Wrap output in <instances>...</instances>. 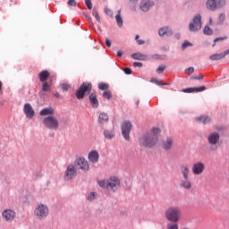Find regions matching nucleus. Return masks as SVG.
I'll list each match as a JSON object with an SVG mask.
<instances>
[{
	"instance_id": "f257e3e1",
	"label": "nucleus",
	"mask_w": 229,
	"mask_h": 229,
	"mask_svg": "<svg viewBox=\"0 0 229 229\" xmlns=\"http://www.w3.org/2000/svg\"><path fill=\"white\" fill-rule=\"evenodd\" d=\"M160 134V129L154 128L149 135H145L140 139V145L145 148H153L158 142V135Z\"/></svg>"
},
{
	"instance_id": "f03ea898",
	"label": "nucleus",
	"mask_w": 229,
	"mask_h": 229,
	"mask_svg": "<svg viewBox=\"0 0 229 229\" xmlns=\"http://www.w3.org/2000/svg\"><path fill=\"white\" fill-rule=\"evenodd\" d=\"M165 217L172 223H178L182 219V209L178 207H169L165 212Z\"/></svg>"
},
{
	"instance_id": "7ed1b4c3",
	"label": "nucleus",
	"mask_w": 229,
	"mask_h": 229,
	"mask_svg": "<svg viewBox=\"0 0 229 229\" xmlns=\"http://www.w3.org/2000/svg\"><path fill=\"white\" fill-rule=\"evenodd\" d=\"M34 216L36 219L42 221L49 216V208L44 204H38L34 210Z\"/></svg>"
},
{
	"instance_id": "20e7f679",
	"label": "nucleus",
	"mask_w": 229,
	"mask_h": 229,
	"mask_svg": "<svg viewBox=\"0 0 229 229\" xmlns=\"http://www.w3.org/2000/svg\"><path fill=\"white\" fill-rule=\"evenodd\" d=\"M92 90V84L89 82H83L76 90L75 96L77 99H83L85 94H90Z\"/></svg>"
},
{
	"instance_id": "39448f33",
	"label": "nucleus",
	"mask_w": 229,
	"mask_h": 229,
	"mask_svg": "<svg viewBox=\"0 0 229 229\" xmlns=\"http://www.w3.org/2000/svg\"><path fill=\"white\" fill-rule=\"evenodd\" d=\"M43 124L47 127V130H58L60 127V123L58 118L55 116H47L43 119Z\"/></svg>"
},
{
	"instance_id": "423d86ee",
	"label": "nucleus",
	"mask_w": 229,
	"mask_h": 229,
	"mask_svg": "<svg viewBox=\"0 0 229 229\" xmlns=\"http://www.w3.org/2000/svg\"><path fill=\"white\" fill-rule=\"evenodd\" d=\"M131 123L130 121H125L122 123V135L125 140H130V131H131Z\"/></svg>"
},
{
	"instance_id": "0eeeda50",
	"label": "nucleus",
	"mask_w": 229,
	"mask_h": 229,
	"mask_svg": "<svg viewBox=\"0 0 229 229\" xmlns=\"http://www.w3.org/2000/svg\"><path fill=\"white\" fill-rule=\"evenodd\" d=\"M77 175L76 166L74 165H69L64 174V180H74Z\"/></svg>"
},
{
	"instance_id": "6e6552de",
	"label": "nucleus",
	"mask_w": 229,
	"mask_h": 229,
	"mask_svg": "<svg viewBox=\"0 0 229 229\" xmlns=\"http://www.w3.org/2000/svg\"><path fill=\"white\" fill-rule=\"evenodd\" d=\"M75 163L77 164V165H79L80 169L83 171V173H87L90 170V165L85 157H78L75 160Z\"/></svg>"
},
{
	"instance_id": "1a4fd4ad",
	"label": "nucleus",
	"mask_w": 229,
	"mask_h": 229,
	"mask_svg": "<svg viewBox=\"0 0 229 229\" xmlns=\"http://www.w3.org/2000/svg\"><path fill=\"white\" fill-rule=\"evenodd\" d=\"M199 30H201V14H197L190 23V31H199Z\"/></svg>"
},
{
	"instance_id": "9d476101",
	"label": "nucleus",
	"mask_w": 229,
	"mask_h": 229,
	"mask_svg": "<svg viewBox=\"0 0 229 229\" xmlns=\"http://www.w3.org/2000/svg\"><path fill=\"white\" fill-rule=\"evenodd\" d=\"M119 185H121V181L115 176L110 177L107 180V191H116Z\"/></svg>"
},
{
	"instance_id": "9b49d317",
	"label": "nucleus",
	"mask_w": 229,
	"mask_h": 229,
	"mask_svg": "<svg viewBox=\"0 0 229 229\" xmlns=\"http://www.w3.org/2000/svg\"><path fill=\"white\" fill-rule=\"evenodd\" d=\"M191 171L193 174L196 175L203 174V171H205V164L201 161L194 163Z\"/></svg>"
},
{
	"instance_id": "f8f14e48",
	"label": "nucleus",
	"mask_w": 229,
	"mask_h": 229,
	"mask_svg": "<svg viewBox=\"0 0 229 229\" xmlns=\"http://www.w3.org/2000/svg\"><path fill=\"white\" fill-rule=\"evenodd\" d=\"M16 216L17 214L12 209H5L2 212V217L7 221V223H12Z\"/></svg>"
},
{
	"instance_id": "ddd939ff",
	"label": "nucleus",
	"mask_w": 229,
	"mask_h": 229,
	"mask_svg": "<svg viewBox=\"0 0 229 229\" xmlns=\"http://www.w3.org/2000/svg\"><path fill=\"white\" fill-rule=\"evenodd\" d=\"M155 6V3L151 0H142L140 4V8L141 12H149V9Z\"/></svg>"
},
{
	"instance_id": "4468645a",
	"label": "nucleus",
	"mask_w": 229,
	"mask_h": 229,
	"mask_svg": "<svg viewBox=\"0 0 229 229\" xmlns=\"http://www.w3.org/2000/svg\"><path fill=\"white\" fill-rule=\"evenodd\" d=\"M23 111L27 119H33L35 115V110H33V107L31 106V105L25 104L23 107Z\"/></svg>"
},
{
	"instance_id": "2eb2a0df",
	"label": "nucleus",
	"mask_w": 229,
	"mask_h": 229,
	"mask_svg": "<svg viewBox=\"0 0 229 229\" xmlns=\"http://www.w3.org/2000/svg\"><path fill=\"white\" fill-rule=\"evenodd\" d=\"M208 140L211 146H217V144H219V132H212L209 134Z\"/></svg>"
},
{
	"instance_id": "dca6fc26",
	"label": "nucleus",
	"mask_w": 229,
	"mask_h": 229,
	"mask_svg": "<svg viewBox=\"0 0 229 229\" xmlns=\"http://www.w3.org/2000/svg\"><path fill=\"white\" fill-rule=\"evenodd\" d=\"M88 159L91 164H98L99 162V153L96 150H91L88 155Z\"/></svg>"
},
{
	"instance_id": "f3484780",
	"label": "nucleus",
	"mask_w": 229,
	"mask_h": 229,
	"mask_svg": "<svg viewBox=\"0 0 229 229\" xmlns=\"http://www.w3.org/2000/svg\"><path fill=\"white\" fill-rule=\"evenodd\" d=\"M179 185L181 189H185L186 191H191V189H192V182H191L189 177L183 178L182 180H181Z\"/></svg>"
},
{
	"instance_id": "a211bd4d",
	"label": "nucleus",
	"mask_w": 229,
	"mask_h": 229,
	"mask_svg": "<svg viewBox=\"0 0 229 229\" xmlns=\"http://www.w3.org/2000/svg\"><path fill=\"white\" fill-rule=\"evenodd\" d=\"M158 35L159 37H165V35L166 37H171V35H173V30L169 29V27H162L158 30Z\"/></svg>"
},
{
	"instance_id": "6ab92c4d",
	"label": "nucleus",
	"mask_w": 229,
	"mask_h": 229,
	"mask_svg": "<svg viewBox=\"0 0 229 229\" xmlns=\"http://www.w3.org/2000/svg\"><path fill=\"white\" fill-rule=\"evenodd\" d=\"M203 90H207V87L201 86L199 88H187V89H183L182 92L191 94L192 92H203Z\"/></svg>"
},
{
	"instance_id": "aec40b11",
	"label": "nucleus",
	"mask_w": 229,
	"mask_h": 229,
	"mask_svg": "<svg viewBox=\"0 0 229 229\" xmlns=\"http://www.w3.org/2000/svg\"><path fill=\"white\" fill-rule=\"evenodd\" d=\"M89 101L93 108H98V106H99V101L98 100V96L96 93H91L89 95Z\"/></svg>"
},
{
	"instance_id": "412c9836",
	"label": "nucleus",
	"mask_w": 229,
	"mask_h": 229,
	"mask_svg": "<svg viewBox=\"0 0 229 229\" xmlns=\"http://www.w3.org/2000/svg\"><path fill=\"white\" fill-rule=\"evenodd\" d=\"M171 148H173V138H167L163 140V148L165 149V151H169Z\"/></svg>"
},
{
	"instance_id": "4be33fe9",
	"label": "nucleus",
	"mask_w": 229,
	"mask_h": 229,
	"mask_svg": "<svg viewBox=\"0 0 229 229\" xmlns=\"http://www.w3.org/2000/svg\"><path fill=\"white\" fill-rule=\"evenodd\" d=\"M51 74L49 73L48 71H42L38 73L39 81L41 82H46L47 81V78H49Z\"/></svg>"
},
{
	"instance_id": "5701e85b",
	"label": "nucleus",
	"mask_w": 229,
	"mask_h": 229,
	"mask_svg": "<svg viewBox=\"0 0 229 229\" xmlns=\"http://www.w3.org/2000/svg\"><path fill=\"white\" fill-rule=\"evenodd\" d=\"M39 114L53 116L55 115V109H53L52 107L44 108L40 111Z\"/></svg>"
},
{
	"instance_id": "b1692460",
	"label": "nucleus",
	"mask_w": 229,
	"mask_h": 229,
	"mask_svg": "<svg viewBox=\"0 0 229 229\" xmlns=\"http://www.w3.org/2000/svg\"><path fill=\"white\" fill-rule=\"evenodd\" d=\"M181 173H182L183 178H189V174L191 173V169L189 168V165H182L181 166Z\"/></svg>"
},
{
	"instance_id": "393cba45",
	"label": "nucleus",
	"mask_w": 229,
	"mask_h": 229,
	"mask_svg": "<svg viewBox=\"0 0 229 229\" xmlns=\"http://www.w3.org/2000/svg\"><path fill=\"white\" fill-rule=\"evenodd\" d=\"M104 136L106 139L112 140L115 137V131L114 130H105Z\"/></svg>"
},
{
	"instance_id": "a878e982",
	"label": "nucleus",
	"mask_w": 229,
	"mask_h": 229,
	"mask_svg": "<svg viewBox=\"0 0 229 229\" xmlns=\"http://www.w3.org/2000/svg\"><path fill=\"white\" fill-rule=\"evenodd\" d=\"M207 8L208 10H211L212 12H214V10H216L217 9V4L216 3V0H208Z\"/></svg>"
},
{
	"instance_id": "bb28decb",
	"label": "nucleus",
	"mask_w": 229,
	"mask_h": 229,
	"mask_svg": "<svg viewBox=\"0 0 229 229\" xmlns=\"http://www.w3.org/2000/svg\"><path fill=\"white\" fill-rule=\"evenodd\" d=\"M131 58H133V60H147L148 55H142L141 53H134L131 55Z\"/></svg>"
},
{
	"instance_id": "cd10ccee",
	"label": "nucleus",
	"mask_w": 229,
	"mask_h": 229,
	"mask_svg": "<svg viewBox=\"0 0 229 229\" xmlns=\"http://www.w3.org/2000/svg\"><path fill=\"white\" fill-rule=\"evenodd\" d=\"M225 56H226L225 55V52L220 53V54H215L209 56V59H211L213 62H215L216 60H223V58H225Z\"/></svg>"
},
{
	"instance_id": "c85d7f7f",
	"label": "nucleus",
	"mask_w": 229,
	"mask_h": 229,
	"mask_svg": "<svg viewBox=\"0 0 229 229\" xmlns=\"http://www.w3.org/2000/svg\"><path fill=\"white\" fill-rule=\"evenodd\" d=\"M196 121H199L203 124H208V123L212 122V119L208 116H199L196 118Z\"/></svg>"
},
{
	"instance_id": "c756f323",
	"label": "nucleus",
	"mask_w": 229,
	"mask_h": 229,
	"mask_svg": "<svg viewBox=\"0 0 229 229\" xmlns=\"http://www.w3.org/2000/svg\"><path fill=\"white\" fill-rule=\"evenodd\" d=\"M108 121V114L102 113L99 114L98 116V123H100V124H105V123H107Z\"/></svg>"
},
{
	"instance_id": "7c9ffc66",
	"label": "nucleus",
	"mask_w": 229,
	"mask_h": 229,
	"mask_svg": "<svg viewBox=\"0 0 229 229\" xmlns=\"http://www.w3.org/2000/svg\"><path fill=\"white\" fill-rule=\"evenodd\" d=\"M117 26L123 28V17H121V10L118 11V13L115 16Z\"/></svg>"
},
{
	"instance_id": "2f4dec72",
	"label": "nucleus",
	"mask_w": 229,
	"mask_h": 229,
	"mask_svg": "<svg viewBox=\"0 0 229 229\" xmlns=\"http://www.w3.org/2000/svg\"><path fill=\"white\" fill-rule=\"evenodd\" d=\"M41 89L43 92H49V90H51V85L48 84L47 81H45L41 86Z\"/></svg>"
},
{
	"instance_id": "473e14b6",
	"label": "nucleus",
	"mask_w": 229,
	"mask_h": 229,
	"mask_svg": "<svg viewBox=\"0 0 229 229\" xmlns=\"http://www.w3.org/2000/svg\"><path fill=\"white\" fill-rule=\"evenodd\" d=\"M92 15L96 18L98 22H101V17L99 16V13L96 7H94L92 10Z\"/></svg>"
},
{
	"instance_id": "72a5a7b5",
	"label": "nucleus",
	"mask_w": 229,
	"mask_h": 229,
	"mask_svg": "<svg viewBox=\"0 0 229 229\" xmlns=\"http://www.w3.org/2000/svg\"><path fill=\"white\" fill-rule=\"evenodd\" d=\"M98 185L104 189H108V181H99Z\"/></svg>"
},
{
	"instance_id": "f704fd0d",
	"label": "nucleus",
	"mask_w": 229,
	"mask_h": 229,
	"mask_svg": "<svg viewBox=\"0 0 229 229\" xmlns=\"http://www.w3.org/2000/svg\"><path fill=\"white\" fill-rule=\"evenodd\" d=\"M226 4V1L225 0H218L216 1V8H223Z\"/></svg>"
},
{
	"instance_id": "c9c22d12",
	"label": "nucleus",
	"mask_w": 229,
	"mask_h": 229,
	"mask_svg": "<svg viewBox=\"0 0 229 229\" xmlns=\"http://www.w3.org/2000/svg\"><path fill=\"white\" fill-rule=\"evenodd\" d=\"M203 31H204V35H212L213 33L212 29H210V27L208 26H206Z\"/></svg>"
},
{
	"instance_id": "e433bc0d",
	"label": "nucleus",
	"mask_w": 229,
	"mask_h": 229,
	"mask_svg": "<svg viewBox=\"0 0 229 229\" xmlns=\"http://www.w3.org/2000/svg\"><path fill=\"white\" fill-rule=\"evenodd\" d=\"M228 38L226 37H222V38H216L214 39V45H213V47H216V44H217V42H223V40H226Z\"/></svg>"
},
{
	"instance_id": "4c0bfd02",
	"label": "nucleus",
	"mask_w": 229,
	"mask_h": 229,
	"mask_svg": "<svg viewBox=\"0 0 229 229\" xmlns=\"http://www.w3.org/2000/svg\"><path fill=\"white\" fill-rule=\"evenodd\" d=\"M99 90H108V84L106 83H100L98 84Z\"/></svg>"
},
{
	"instance_id": "58836bf2",
	"label": "nucleus",
	"mask_w": 229,
	"mask_h": 229,
	"mask_svg": "<svg viewBox=\"0 0 229 229\" xmlns=\"http://www.w3.org/2000/svg\"><path fill=\"white\" fill-rule=\"evenodd\" d=\"M103 98H105V99H110V98H112V92H110V90L104 91Z\"/></svg>"
},
{
	"instance_id": "ea45409f",
	"label": "nucleus",
	"mask_w": 229,
	"mask_h": 229,
	"mask_svg": "<svg viewBox=\"0 0 229 229\" xmlns=\"http://www.w3.org/2000/svg\"><path fill=\"white\" fill-rule=\"evenodd\" d=\"M105 13L108 15L109 17H114V13L112 12V9L110 8H105Z\"/></svg>"
},
{
	"instance_id": "a19ab883",
	"label": "nucleus",
	"mask_w": 229,
	"mask_h": 229,
	"mask_svg": "<svg viewBox=\"0 0 229 229\" xmlns=\"http://www.w3.org/2000/svg\"><path fill=\"white\" fill-rule=\"evenodd\" d=\"M96 199V192H91L88 195L89 201H94Z\"/></svg>"
},
{
	"instance_id": "79ce46f5",
	"label": "nucleus",
	"mask_w": 229,
	"mask_h": 229,
	"mask_svg": "<svg viewBox=\"0 0 229 229\" xmlns=\"http://www.w3.org/2000/svg\"><path fill=\"white\" fill-rule=\"evenodd\" d=\"M85 4L88 10H92V1L91 0H85Z\"/></svg>"
},
{
	"instance_id": "37998d69",
	"label": "nucleus",
	"mask_w": 229,
	"mask_h": 229,
	"mask_svg": "<svg viewBox=\"0 0 229 229\" xmlns=\"http://www.w3.org/2000/svg\"><path fill=\"white\" fill-rule=\"evenodd\" d=\"M164 71H165V66L161 65L157 69V74H162V72H164Z\"/></svg>"
},
{
	"instance_id": "c03bdc74",
	"label": "nucleus",
	"mask_w": 229,
	"mask_h": 229,
	"mask_svg": "<svg viewBox=\"0 0 229 229\" xmlns=\"http://www.w3.org/2000/svg\"><path fill=\"white\" fill-rule=\"evenodd\" d=\"M167 229H178V224H169Z\"/></svg>"
},
{
	"instance_id": "a18cd8bd",
	"label": "nucleus",
	"mask_w": 229,
	"mask_h": 229,
	"mask_svg": "<svg viewBox=\"0 0 229 229\" xmlns=\"http://www.w3.org/2000/svg\"><path fill=\"white\" fill-rule=\"evenodd\" d=\"M186 74H192L194 72V67H189L185 70Z\"/></svg>"
},
{
	"instance_id": "49530a36",
	"label": "nucleus",
	"mask_w": 229,
	"mask_h": 229,
	"mask_svg": "<svg viewBox=\"0 0 229 229\" xmlns=\"http://www.w3.org/2000/svg\"><path fill=\"white\" fill-rule=\"evenodd\" d=\"M68 6H76V0H68Z\"/></svg>"
},
{
	"instance_id": "de8ad7c7",
	"label": "nucleus",
	"mask_w": 229,
	"mask_h": 229,
	"mask_svg": "<svg viewBox=\"0 0 229 229\" xmlns=\"http://www.w3.org/2000/svg\"><path fill=\"white\" fill-rule=\"evenodd\" d=\"M61 88L63 89V90H69V89H71V86L69 84H62Z\"/></svg>"
},
{
	"instance_id": "09e8293b",
	"label": "nucleus",
	"mask_w": 229,
	"mask_h": 229,
	"mask_svg": "<svg viewBox=\"0 0 229 229\" xmlns=\"http://www.w3.org/2000/svg\"><path fill=\"white\" fill-rule=\"evenodd\" d=\"M189 46H192V44L186 41L182 45V49H185L186 47H189Z\"/></svg>"
},
{
	"instance_id": "8fccbe9b",
	"label": "nucleus",
	"mask_w": 229,
	"mask_h": 229,
	"mask_svg": "<svg viewBox=\"0 0 229 229\" xmlns=\"http://www.w3.org/2000/svg\"><path fill=\"white\" fill-rule=\"evenodd\" d=\"M152 81H154V83H156L157 85H167L166 83H163L162 81L157 79L152 80Z\"/></svg>"
},
{
	"instance_id": "3c124183",
	"label": "nucleus",
	"mask_w": 229,
	"mask_h": 229,
	"mask_svg": "<svg viewBox=\"0 0 229 229\" xmlns=\"http://www.w3.org/2000/svg\"><path fill=\"white\" fill-rule=\"evenodd\" d=\"M133 67H142V63L134 62L132 64Z\"/></svg>"
},
{
	"instance_id": "603ef678",
	"label": "nucleus",
	"mask_w": 229,
	"mask_h": 229,
	"mask_svg": "<svg viewBox=\"0 0 229 229\" xmlns=\"http://www.w3.org/2000/svg\"><path fill=\"white\" fill-rule=\"evenodd\" d=\"M106 45L107 46V47H112V41H110V39L106 38Z\"/></svg>"
},
{
	"instance_id": "864d4df0",
	"label": "nucleus",
	"mask_w": 229,
	"mask_h": 229,
	"mask_svg": "<svg viewBox=\"0 0 229 229\" xmlns=\"http://www.w3.org/2000/svg\"><path fill=\"white\" fill-rule=\"evenodd\" d=\"M123 72H124L126 74H131V69H130V68H125V69L123 70Z\"/></svg>"
},
{
	"instance_id": "5fc2aeb1",
	"label": "nucleus",
	"mask_w": 229,
	"mask_h": 229,
	"mask_svg": "<svg viewBox=\"0 0 229 229\" xmlns=\"http://www.w3.org/2000/svg\"><path fill=\"white\" fill-rule=\"evenodd\" d=\"M192 80H203V75H199L197 77H191Z\"/></svg>"
},
{
	"instance_id": "6e6d98bb",
	"label": "nucleus",
	"mask_w": 229,
	"mask_h": 229,
	"mask_svg": "<svg viewBox=\"0 0 229 229\" xmlns=\"http://www.w3.org/2000/svg\"><path fill=\"white\" fill-rule=\"evenodd\" d=\"M137 43L139 44V46H142V45L145 44V41L142 40V39H139V40L137 41Z\"/></svg>"
},
{
	"instance_id": "4d7b16f0",
	"label": "nucleus",
	"mask_w": 229,
	"mask_h": 229,
	"mask_svg": "<svg viewBox=\"0 0 229 229\" xmlns=\"http://www.w3.org/2000/svg\"><path fill=\"white\" fill-rule=\"evenodd\" d=\"M220 21H225V14L221 13L219 16Z\"/></svg>"
},
{
	"instance_id": "13d9d810",
	"label": "nucleus",
	"mask_w": 229,
	"mask_h": 229,
	"mask_svg": "<svg viewBox=\"0 0 229 229\" xmlns=\"http://www.w3.org/2000/svg\"><path fill=\"white\" fill-rule=\"evenodd\" d=\"M117 56H118V58H121V56H123V52L118 51L117 52Z\"/></svg>"
},
{
	"instance_id": "bf43d9fd",
	"label": "nucleus",
	"mask_w": 229,
	"mask_h": 229,
	"mask_svg": "<svg viewBox=\"0 0 229 229\" xmlns=\"http://www.w3.org/2000/svg\"><path fill=\"white\" fill-rule=\"evenodd\" d=\"M54 96H55V98H60V93H58V92H55L54 94Z\"/></svg>"
},
{
	"instance_id": "052dcab7",
	"label": "nucleus",
	"mask_w": 229,
	"mask_h": 229,
	"mask_svg": "<svg viewBox=\"0 0 229 229\" xmlns=\"http://www.w3.org/2000/svg\"><path fill=\"white\" fill-rule=\"evenodd\" d=\"M216 149H217V147H211L210 148V151H216Z\"/></svg>"
},
{
	"instance_id": "680f3d73",
	"label": "nucleus",
	"mask_w": 229,
	"mask_h": 229,
	"mask_svg": "<svg viewBox=\"0 0 229 229\" xmlns=\"http://www.w3.org/2000/svg\"><path fill=\"white\" fill-rule=\"evenodd\" d=\"M3 90V81H0V92Z\"/></svg>"
},
{
	"instance_id": "e2e57ef3",
	"label": "nucleus",
	"mask_w": 229,
	"mask_h": 229,
	"mask_svg": "<svg viewBox=\"0 0 229 229\" xmlns=\"http://www.w3.org/2000/svg\"><path fill=\"white\" fill-rule=\"evenodd\" d=\"M224 54L225 55V56H226V55H229V48L227 50L224 51Z\"/></svg>"
},
{
	"instance_id": "0e129e2a",
	"label": "nucleus",
	"mask_w": 229,
	"mask_h": 229,
	"mask_svg": "<svg viewBox=\"0 0 229 229\" xmlns=\"http://www.w3.org/2000/svg\"><path fill=\"white\" fill-rule=\"evenodd\" d=\"M135 40H139V35H136V37H135Z\"/></svg>"
},
{
	"instance_id": "69168bd1",
	"label": "nucleus",
	"mask_w": 229,
	"mask_h": 229,
	"mask_svg": "<svg viewBox=\"0 0 229 229\" xmlns=\"http://www.w3.org/2000/svg\"><path fill=\"white\" fill-rule=\"evenodd\" d=\"M157 56H158V55H154V58H157Z\"/></svg>"
},
{
	"instance_id": "338daca9",
	"label": "nucleus",
	"mask_w": 229,
	"mask_h": 229,
	"mask_svg": "<svg viewBox=\"0 0 229 229\" xmlns=\"http://www.w3.org/2000/svg\"><path fill=\"white\" fill-rule=\"evenodd\" d=\"M136 105H139V101H137Z\"/></svg>"
},
{
	"instance_id": "774afa93",
	"label": "nucleus",
	"mask_w": 229,
	"mask_h": 229,
	"mask_svg": "<svg viewBox=\"0 0 229 229\" xmlns=\"http://www.w3.org/2000/svg\"><path fill=\"white\" fill-rule=\"evenodd\" d=\"M134 12H135V7L133 8Z\"/></svg>"
}]
</instances>
